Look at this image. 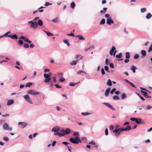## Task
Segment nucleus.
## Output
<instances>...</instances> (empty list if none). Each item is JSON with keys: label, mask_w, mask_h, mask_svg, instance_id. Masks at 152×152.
<instances>
[{"label": "nucleus", "mask_w": 152, "mask_h": 152, "mask_svg": "<svg viewBox=\"0 0 152 152\" xmlns=\"http://www.w3.org/2000/svg\"><path fill=\"white\" fill-rule=\"evenodd\" d=\"M129 84L133 88H136L135 86L132 83L130 82V83H129Z\"/></svg>", "instance_id": "obj_61"}, {"label": "nucleus", "mask_w": 152, "mask_h": 152, "mask_svg": "<svg viewBox=\"0 0 152 152\" xmlns=\"http://www.w3.org/2000/svg\"><path fill=\"white\" fill-rule=\"evenodd\" d=\"M18 44L20 46L24 44L22 40H20L18 42Z\"/></svg>", "instance_id": "obj_34"}, {"label": "nucleus", "mask_w": 152, "mask_h": 152, "mask_svg": "<svg viewBox=\"0 0 152 152\" xmlns=\"http://www.w3.org/2000/svg\"><path fill=\"white\" fill-rule=\"evenodd\" d=\"M105 64L107 65H108L109 64V61L108 58H106L105 60Z\"/></svg>", "instance_id": "obj_57"}, {"label": "nucleus", "mask_w": 152, "mask_h": 152, "mask_svg": "<svg viewBox=\"0 0 152 152\" xmlns=\"http://www.w3.org/2000/svg\"><path fill=\"white\" fill-rule=\"evenodd\" d=\"M107 10V7L103 8V9L100 11V13L102 14H104L106 12Z\"/></svg>", "instance_id": "obj_19"}, {"label": "nucleus", "mask_w": 152, "mask_h": 152, "mask_svg": "<svg viewBox=\"0 0 152 152\" xmlns=\"http://www.w3.org/2000/svg\"><path fill=\"white\" fill-rule=\"evenodd\" d=\"M23 47L25 48H29V45L27 43H24Z\"/></svg>", "instance_id": "obj_40"}, {"label": "nucleus", "mask_w": 152, "mask_h": 152, "mask_svg": "<svg viewBox=\"0 0 152 152\" xmlns=\"http://www.w3.org/2000/svg\"><path fill=\"white\" fill-rule=\"evenodd\" d=\"M79 83V82L77 83H70L69 84V85L70 86H74L76 85H77L78 83Z\"/></svg>", "instance_id": "obj_35"}, {"label": "nucleus", "mask_w": 152, "mask_h": 152, "mask_svg": "<svg viewBox=\"0 0 152 152\" xmlns=\"http://www.w3.org/2000/svg\"><path fill=\"white\" fill-rule=\"evenodd\" d=\"M23 97H24L25 100L28 103L30 104H33V102L30 99L29 96L28 94L24 96Z\"/></svg>", "instance_id": "obj_8"}, {"label": "nucleus", "mask_w": 152, "mask_h": 152, "mask_svg": "<svg viewBox=\"0 0 152 152\" xmlns=\"http://www.w3.org/2000/svg\"><path fill=\"white\" fill-rule=\"evenodd\" d=\"M122 57V54L121 53H120L118 55H117L116 56V57L117 58H120Z\"/></svg>", "instance_id": "obj_36"}, {"label": "nucleus", "mask_w": 152, "mask_h": 152, "mask_svg": "<svg viewBox=\"0 0 152 152\" xmlns=\"http://www.w3.org/2000/svg\"><path fill=\"white\" fill-rule=\"evenodd\" d=\"M64 134H68L71 132V131L70 129L69 128H66L64 131Z\"/></svg>", "instance_id": "obj_18"}, {"label": "nucleus", "mask_w": 152, "mask_h": 152, "mask_svg": "<svg viewBox=\"0 0 152 152\" xmlns=\"http://www.w3.org/2000/svg\"><path fill=\"white\" fill-rule=\"evenodd\" d=\"M3 140L6 142H8L9 139L7 137H3Z\"/></svg>", "instance_id": "obj_46"}, {"label": "nucleus", "mask_w": 152, "mask_h": 152, "mask_svg": "<svg viewBox=\"0 0 152 152\" xmlns=\"http://www.w3.org/2000/svg\"><path fill=\"white\" fill-rule=\"evenodd\" d=\"M10 38H11L12 39H17L18 38V37L16 34H14L13 35H12L10 36Z\"/></svg>", "instance_id": "obj_23"}, {"label": "nucleus", "mask_w": 152, "mask_h": 152, "mask_svg": "<svg viewBox=\"0 0 152 152\" xmlns=\"http://www.w3.org/2000/svg\"><path fill=\"white\" fill-rule=\"evenodd\" d=\"M65 80V79L64 78V77H61V78L60 79H59V81L60 82H64Z\"/></svg>", "instance_id": "obj_53"}, {"label": "nucleus", "mask_w": 152, "mask_h": 152, "mask_svg": "<svg viewBox=\"0 0 152 152\" xmlns=\"http://www.w3.org/2000/svg\"><path fill=\"white\" fill-rule=\"evenodd\" d=\"M37 23L38 26L39 25L40 26H42L43 24L42 21L41 20H38Z\"/></svg>", "instance_id": "obj_26"}, {"label": "nucleus", "mask_w": 152, "mask_h": 152, "mask_svg": "<svg viewBox=\"0 0 152 152\" xmlns=\"http://www.w3.org/2000/svg\"><path fill=\"white\" fill-rule=\"evenodd\" d=\"M152 108V106L150 105H148L146 107V109L147 110H149Z\"/></svg>", "instance_id": "obj_58"}, {"label": "nucleus", "mask_w": 152, "mask_h": 152, "mask_svg": "<svg viewBox=\"0 0 152 152\" xmlns=\"http://www.w3.org/2000/svg\"><path fill=\"white\" fill-rule=\"evenodd\" d=\"M18 125H21V127L24 128H25L27 125V124L24 122H19L18 123Z\"/></svg>", "instance_id": "obj_10"}, {"label": "nucleus", "mask_w": 152, "mask_h": 152, "mask_svg": "<svg viewBox=\"0 0 152 152\" xmlns=\"http://www.w3.org/2000/svg\"><path fill=\"white\" fill-rule=\"evenodd\" d=\"M103 104H104L106 106H107L109 107V108H110L111 110H115V109L109 103H104Z\"/></svg>", "instance_id": "obj_13"}, {"label": "nucleus", "mask_w": 152, "mask_h": 152, "mask_svg": "<svg viewBox=\"0 0 152 152\" xmlns=\"http://www.w3.org/2000/svg\"><path fill=\"white\" fill-rule=\"evenodd\" d=\"M141 92L143 93L142 94V95L145 96V97L146 96H147V94H148L147 92L143 91L142 90H141Z\"/></svg>", "instance_id": "obj_44"}, {"label": "nucleus", "mask_w": 152, "mask_h": 152, "mask_svg": "<svg viewBox=\"0 0 152 152\" xmlns=\"http://www.w3.org/2000/svg\"><path fill=\"white\" fill-rule=\"evenodd\" d=\"M126 96L125 93H123L121 95V99H124L126 98Z\"/></svg>", "instance_id": "obj_30"}, {"label": "nucleus", "mask_w": 152, "mask_h": 152, "mask_svg": "<svg viewBox=\"0 0 152 152\" xmlns=\"http://www.w3.org/2000/svg\"><path fill=\"white\" fill-rule=\"evenodd\" d=\"M152 17V14L151 13H148L147 15H146V18L147 19H148L151 18Z\"/></svg>", "instance_id": "obj_24"}, {"label": "nucleus", "mask_w": 152, "mask_h": 152, "mask_svg": "<svg viewBox=\"0 0 152 152\" xmlns=\"http://www.w3.org/2000/svg\"><path fill=\"white\" fill-rule=\"evenodd\" d=\"M115 49L116 48L115 46H113L112 47L110 51V54L111 56L113 55V52Z\"/></svg>", "instance_id": "obj_16"}, {"label": "nucleus", "mask_w": 152, "mask_h": 152, "mask_svg": "<svg viewBox=\"0 0 152 152\" xmlns=\"http://www.w3.org/2000/svg\"><path fill=\"white\" fill-rule=\"evenodd\" d=\"M11 32L10 31L7 32L5 34L3 35L4 37H10L11 35H9V34H10Z\"/></svg>", "instance_id": "obj_21"}, {"label": "nucleus", "mask_w": 152, "mask_h": 152, "mask_svg": "<svg viewBox=\"0 0 152 152\" xmlns=\"http://www.w3.org/2000/svg\"><path fill=\"white\" fill-rule=\"evenodd\" d=\"M83 73H85V74L86 73V72H84V71L82 70L78 71L77 72V74H80Z\"/></svg>", "instance_id": "obj_43"}, {"label": "nucleus", "mask_w": 152, "mask_h": 152, "mask_svg": "<svg viewBox=\"0 0 152 152\" xmlns=\"http://www.w3.org/2000/svg\"><path fill=\"white\" fill-rule=\"evenodd\" d=\"M3 128L4 130L7 131H11L12 130V128L10 127L9 125L6 123L3 125Z\"/></svg>", "instance_id": "obj_5"}, {"label": "nucleus", "mask_w": 152, "mask_h": 152, "mask_svg": "<svg viewBox=\"0 0 152 152\" xmlns=\"http://www.w3.org/2000/svg\"><path fill=\"white\" fill-rule=\"evenodd\" d=\"M107 85L109 86H112V81L110 79H109L107 80Z\"/></svg>", "instance_id": "obj_22"}, {"label": "nucleus", "mask_w": 152, "mask_h": 152, "mask_svg": "<svg viewBox=\"0 0 152 152\" xmlns=\"http://www.w3.org/2000/svg\"><path fill=\"white\" fill-rule=\"evenodd\" d=\"M122 131V128H120L117 129H115L113 131V132L115 133V135L118 136L120 134L121 132Z\"/></svg>", "instance_id": "obj_7"}, {"label": "nucleus", "mask_w": 152, "mask_h": 152, "mask_svg": "<svg viewBox=\"0 0 152 152\" xmlns=\"http://www.w3.org/2000/svg\"><path fill=\"white\" fill-rule=\"evenodd\" d=\"M101 73L102 75H104L105 74V72L104 71V69L103 68H102L101 69Z\"/></svg>", "instance_id": "obj_60"}, {"label": "nucleus", "mask_w": 152, "mask_h": 152, "mask_svg": "<svg viewBox=\"0 0 152 152\" xmlns=\"http://www.w3.org/2000/svg\"><path fill=\"white\" fill-rule=\"evenodd\" d=\"M60 130V127L58 126H55L53 127L52 131L55 132H58Z\"/></svg>", "instance_id": "obj_9"}, {"label": "nucleus", "mask_w": 152, "mask_h": 152, "mask_svg": "<svg viewBox=\"0 0 152 152\" xmlns=\"http://www.w3.org/2000/svg\"><path fill=\"white\" fill-rule=\"evenodd\" d=\"M131 121H135L137 124H140L142 121V120L140 118H130Z\"/></svg>", "instance_id": "obj_6"}, {"label": "nucleus", "mask_w": 152, "mask_h": 152, "mask_svg": "<svg viewBox=\"0 0 152 152\" xmlns=\"http://www.w3.org/2000/svg\"><path fill=\"white\" fill-rule=\"evenodd\" d=\"M130 57V54L129 52H127L126 53L125 57L126 58H129Z\"/></svg>", "instance_id": "obj_37"}, {"label": "nucleus", "mask_w": 152, "mask_h": 152, "mask_svg": "<svg viewBox=\"0 0 152 152\" xmlns=\"http://www.w3.org/2000/svg\"><path fill=\"white\" fill-rule=\"evenodd\" d=\"M92 48L93 49L94 48V45H92L90 47L85 49H84V51L85 52L86 51Z\"/></svg>", "instance_id": "obj_38"}, {"label": "nucleus", "mask_w": 152, "mask_h": 152, "mask_svg": "<svg viewBox=\"0 0 152 152\" xmlns=\"http://www.w3.org/2000/svg\"><path fill=\"white\" fill-rule=\"evenodd\" d=\"M110 68H113L114 67L113 64V63H111L110 64Z\"/></svg>", "instance_id": "obj_64"}, {"label": "nucleus", "mask_w": 152, "mask_h": 152, "mask_svg": "<svg viewBox=\"0 0 152 152\" xmlns=\"http://www.w3.org/2000/svg\"><path fill=\"white\" fill-rule=\"evenodd\" d=\"M131 129V126H127L126 128H122V130L123 131H127Z\"/></svg>", "instance_id": "obj_17"}, {"label": "nucleus", "mask_w": 152, "mask_h": 152, "mask_svg": "<svg viewBox=\"0 0 152 152\" xmlns=\"http://www.w3.org/2000/svg\"><path fill=\"white\" fill-rule=\"evenodd\" d=\"M140 88L141 90H144L145 91L148 92L150 93V92L146 88H142L141 87H140Z\"/></svg>", "instance_id": "obj_49"}, {"label": "nucleus", "mask_w": 152, "mask_h": 152, "mask_svg": "<svg viewBox=\"0 0 152 152\" xmlns=\"http://www.w3.org/2000/svg\"><path fill=\"white\" fill-rule=\"evenodd\" d=\"M14 102V100L13 99L9 100L7 101V105H10L12 104Z\"/></svg>", "instance_id": "obj_15"}, {"label": "nucleus", "mask_w": 152, "mask_h": 152, "mask_svg": "<svg viewBox=\"0 0 152 152\" xmlns=\"http://www.w3.org/2000/svg\"><path fill=\"white\" fill-rule=\"evenodd\" d=\"M110 88H108L106 89L104 93V95L105 96L107 97L108 96L109 94L110 91Z\"/></svg>", "instance_id": "obj_12"}, {"label": "nucleus", "mask_w": 152, "mask_h": 152, "mask_svg": "<svg viewBox=\"0 0 152 152\" xmlns=\"http://www.w3.org/2000/svg\"><path fill=\"white\" fill-rule=\"evenodd\" d=\"M67 35L68 36H72L73 37L75 36L73 33H72V32H71V33L70 34H67Z\"/></svg>", "instance_id": "obj_59"}, {"label": "nucleus", "mask_w": 152, "mask_h": 152, "mask_svg": "<svg viewBox=\"0 0 152 152\" xmlns=\"http://www.w3.org/2000/svg\"><path fill=\"white\" fill-rule=\"evenodd\" d=\"M77 62V60L73 61L71 62L70 64L71 65H75L76 64Z\"/></svg>", "instance_id": "obj_27"}, {"label": "nucleus", "mask_w": 152, "mask_h": 152, "mask_svg": "<svg viewBox=\"0 0 152 152\" xmlns=\"http://www.w3.org/2000/svg\"><path fill=\"white\" fill-rule=\"evenodd\" d=\"M28 94L30 95H36L40 94V92L32 90H30L27 92Z\"/></svg>", "instance_id": "obj_3"}, {"label": "nucleus", "mask_w": 152, "mask_h": 152, "mask_svg": "<svg viewBox=\"0 0 152 152\" xmlns=\"http://www.w3.org/2000/svg\"><path fill=\"white\" fill-rule=\"evenodd\" d=\"M116 89L115 88H113L111 91H110V93L111 94H113L114 92L116 91Z\"/></svg>", "instance_id": "obj_48"}, {"label": "nucleus", "mask_w": 152, "mask_h": 152, "mask_svg": "<svg viewBox=\"0 0 152 152\" xmlns=\"http://www.w3.org/2000/svg\"><path fill=\"white\" fill-rule=\"evenodd\" d=\"M114 22L112 19L111 17L107 18V23L109 25H110L111 23H113Z\"/></svg>", "instance_id": "obj_11"}, {"label": "nucleus", "mask_w": 152, "mask_h": 152, "mask_svg": "<svg viewBox=\"0 0 152 152\" xmlns=\"http://www.w3.org/2000/svg\"><path fill=\"white\" fill-rule=\"evenodd\" d=\"M136 69V67L134 66H131V69L133 73H135V69Z\"/></svg>", "instance_id": "obj_29"}, {"label": "nucleus", "mask_w": 152, "mask_h": 152, "mask_svg": "<svg viewBox=\"0 0 152 152\" xmlns=\"http://www.w3.org/2000/svg\"><path fill=\"white\" fill-rule=\"evenodd\" d=\"M60 21V19L58 18H56L53 19L52 20V22L57 23L59 22Z\"/></svg>", "instance_id": "obj_20"}, {"label": "nucleus", "mask_w": 152, "mask_h": 152, "mask_svg": "<svg viewBox=\"0 0 152 152\" xmlns=\"http://www.w3.org/2000/svg\"><path fill=\"white\" fill-rule=\"evenodd\" d=\"M140 53L142 56L141 57L142 58L144 57L146 55V52L144 50H142L140 51Z\"/></svg>", "instance_id": "obj_14"}, {"label": "nucleus", "mask_w": 152, "mask_h": 152, "mask_svg": "<svg viewBox=\"0 0 152 152\" xmlns=\"http://www.w3.org/2000/svg\"><path fill=\"white\" fill-rule=\"evenodd\" d=\"M81 114L82 115L84 116H86L87 115H88L91 114V113H89L88 112H85V113H82Z\"/></svg>", "instance_id": "obj_41"}, {"label": "nucleus", "mask_w": 152, "mask_h": 152, "mask_svg": "<svg viewBox=\"0 0 152 152\" xmlns=\"http://www.w3.org/2000/svg\"><path fill=\"white\" fill-rule=\"evenodd\" d=\"M43 31L44 32H45L47 34V35L48 36L53 35V34H52L51 33L46 31H45L44 30H43Z\"/></svg>", "instance_id": "obj_28"}, {"label": "nucleus", "mask_w": 152, "mask_h": 152, "mask_svg": "<svg viewBox=\"0 0 152 152\" xmlns=\"http://www.w3.org/2000/svg\"><path fill=\"white\" fill-rule=\"evenodd\" d=\"M44 77L45 78L44 82L45 83H49L51 81V77L47 75V74L45 73L44 74Z\"/></svg>", "instance_id": "obj_4"}, {"label": "nucleus", "mask_w": 152, "mask_h": 152, "mask_svg": "<svg viewBox=\"0 0 152 152\" xmlns=\"http://www.w3.org/2000/svg\"><path fill=\"white\" fill-rule=\"evenodd\" d=\"M28 23L31 24L30 25L31 27L34 29H36L38 27V24L36 22H34L33 21H29Z\"/></svg>", "instance_id": "obj_2"}, {"label": "nucleus", "mask_w": 152, "mask_h": 152, "mask_svg": "<svg viewBox=\"0 0 152 152\" xmlns=\"http://www.w3.org/2000/svg\"><path fill=\"white\" fill-rule=\"evenodd\" d=\"M52 80L54 83H56V78L55 77H53L52 78Z\"/></svg>", "instance_id": "obj_62"}, {"label": "nucleus", "mask_w": 152, "mask_h": 152, "mask_svg": "<svg viewBox=\"0 0 152 152\" xmlns=\"http://www.w3.org/2000/svg\"><path fill=\"white\" fill-rule=\"evenodd\" d=\"M65 135L64 133H59L58 136L59 137L64 136Z\"/></svg>", "instance_id": "obj_52"}, {"label": "nucleus", "mask_w": 152, "mask_h": 152, "mask_svg": "<svg viewBox=\"0 0 152 152\" xmlns=\"http://www.w3.org/2000/svg\"><path fill=\"white\" fill-rule=\"evenodd\" d=\"M65 129H63V128H61V129H60V130H59V131L61 132H63V133H64V131H65Z\"/></svg>", "instance_id": "obj_63"}, {"label": "nucleus", "mask_w": 152, "mask_h": 152, "mask_svg": "<svg viewBox=\"0 0 152 152\" xmlns=\"http://www.w3.org/2000/svg\"><path fill=\"white\" fill-rule=\"evenodd\" d=\"M73 135L74 136H79V134L78 132H75L73 134Z\"/></svg>", "instance_id": "obj_50"}, {"label": "nucleus", "mask_w": 152, "mask_h": 152, "mask_svg": "<svg viewBox=\"0 0 152 152\" xmlns=\"http://www.w3.org/2000/svg\"><path fill=\"white\" fill-rule=\"evenodd\" d=\"M104 68L105 71H107L109 72H110L108 71L109 68L107 66H105L104 67Z\"/></svg>", "instance_id": "obj_55"}, {"label": "nucleus", "mask_w": 152, "mask_h": 152, "mask_svg": "<svg viewBox=\"0 0 152 152\" xmlns=\"http://www.w3.org/2000/svg\"><path fill=\"white\" fill-rule=\"evenodd\" d=\"M105 134L106 136H107L108 134V130L107 128H106L105 130Z\"/></svg>", "instance_id": "obj_51"}, {"label": "nucleus", "mask_w": 152, "mask_h": 152, "mask_svg": "<svg viewBox=\"0 0 152 152\" xmlns=\"http://www.w3.org/2000/svg\"><path fill=\"white\" fill-rule=\"evenodd\" d=\"M32 84V83L31 82H28L27 83L26 86L25 87H30V86Z\"/></svg>", "instance_id": "obj_39"}, {"label": "nucleus", "mask_w": 152, "mask_h": 152, "mask_svg": "<svg viewBox=\"0 0 152 152\" xmlns=\"http://www.w3.org/2000/svg\"><path fill=\"white\" fill-rule=\"evenodd\" d=\"M76 38H78L79 40H85V38L81 35H77L75 36Z\"/></svg>", "instance_id": "obj_25"}, {"label": "nucleus", "mask_w": 152, "mask_h": 152, "mask_svg": "<svg viewBox=\"0 0 152 152\" xmlns=\"http://www.w3.org/2000/svg\"><path fill=\"white\" fill-rule=\"evenodd\" d=\"M113 99L114 100H118L120 99V98L118 97V96H116V95H115L113 96Z\"/></svg>", "instance_id": "obj_33"}, {"label": "nucleus", "mask_w": 152, "mask_h": 152, "mask_svg": "<svg viewBox=\"0 0 152 152\" xmlns=\"http://www.w3.org/2000/svg\"><path fill=\"white\" fill-rule=\"evenodd\" d=\"M75 4L74 2H72L70 4V7L72 9H73L75 8Z\"/></svg>", "instance_id": "obj_32"}, {"label": "nucleus", "mask_w": 152, "mask_h": 152, "mask_svg": "<svg viewBox=\"0 0 152 152\" xmlns=\"http://www.w3.org/2000/svg\"><path fill=\"white\" fill-rule=\"evenodd\" d=\"M51 3H50L48 2H46L45 4V6H47L49 5H51Z\"/></svg>", "instance_id": "obj_54"}, {"label": "nucleus", "mask_w": 152, "mask_h": 152, "mask_svg": "<svg viewBox=\"0 0 152 152\" xmlns=\"http://www.w3.org/2000/svg\"><path fill=\"white\" fill-rule=\"evenodd\" d=\"M63 42L64 43L66 44L68 46H69L70 45V43L67 39L64 40Z\"/></svg>", "instance_id": "obj_31"}, {"label": "nucleus", "mask_w": 152, "mask_h": 152, "mask_svg": "<svg viewBox=\"0 0 152 152\" xmlns=\"http://www.w3.org/2000/svg\"><path fill=\"white\" fill-rule=\"evenodd\" d=\"M139 57V54H135L134 57V58L135 59H138Z\"/></svg>", "instance_id": "obj_47"}, {"label": "nucleus", "mask_w": 152, "mask_h": 152, "mask_svg": "<svg viewBox=\"0 0 152 152\" xmlns=\"http://www.w3.org/2000/svg\"><path fill=\"white\" fill-rule=\"evenodd\" d=\"M146 8H142L140 9V11L142 13H143L145 12L146 11Z\"/></svg>", "instance_id": "obj_42"}, {"label": "nucleus", "mask_w": 152, "mask_h": 152, "mask_svg": "<svg viewBox=\"0 0 152 152\" xmlns=\"http://www.w3.org/2000/svg\"><path fill=\"white\" fill-rule=\"evenodd\" d=\"M105 23V20L104 19H102L100 22V24H104Z\"/></svg>", "instance_id": "obj_45"}, {"label": "nucleus", "mask_w": 152, "mask_h": 152, "mask_svg": "<svg viewBox=\"0 0 152 152\" xmlns=\"http://www.w3.org/2000/svg\"><path fill=\"white\" fill-rule=\"evenodd\" d=\"M152 50V44L151 45L149 48L148 51V52H150Z\"/></svg>", "instance_id": "obj_56"}, {"label": "nucleus", "mask_w": 152, "mask_h": 152, "mask_svg": "<svg viewBox=\"0 0 152 152\" xmlns=\"http://www.w3.org/2000/svg\"><path fill=\"white\" fill-rule=\"evenodd\" d=\"M69 140L72 143L75 144H78L79 142H81L80 139L77 136L75 137L74 139L72 137L70 138Z\"/></svg>", "instance_id": "obj_1"}]
</instances>
